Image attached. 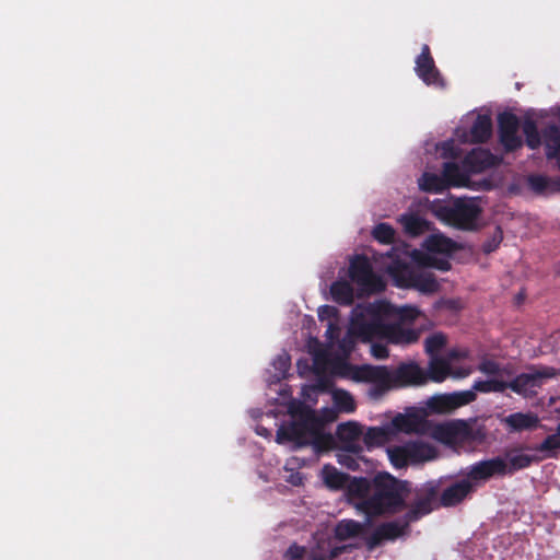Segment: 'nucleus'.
Instances as JSON below:
<instances>
[{
  "label": "nucleus",
  "mask_w": 560,
  "mask_h": 560,
  "mask_svg": "<svg viewBox=\"0 0 560 560\" xmlns=\"http://www.w3.org/2000/svg\"><path fill=\"white\" fill-rule=\"evenodd\" d=\"M408 486V481L388 472H378L373 478L353 477L346 487V495L358 513L372 520L404 511L407 508Z\"/></svg>",
  "instance_id": "nucleus-1"
},
{
  "label": "nucleus",
  "mask_w": 560,
  "mask_h": 560,
  "mask_svg": "<svg viewBox=\"0 0 560 560\" xmlns=\"http://www.w3.org/2000/svg\"><path fill=\"white\" fill-rule=\"evenodd\" d=\"M388 311V302L383 300L357 304L351 312L350 332L362 342L381 339L389 322Z\"/></svg>",
  "instance_id": "nucleus-2"
},
{
  "label": "nucleus",
  "mask_w": 560,
  "mask_h": 560,
  "mask_svg": "<svg viewBox=\"0 0 560 560\" xmlns=\"http://www.w3.org/2000/svg\"><path fill=\"white\" fill-rule=\"evenodd\" d=\"M357 378L370 380L380 390H387L393 386L423 385L428 382L425 371L416 362L401 363L393 372L386 366L364 364L358 369Z\"/></svg>",
  "instance_id": "nucleus-3"
},
{
  "label": "nucleus",
  "mask_w": 560,
  "mask_h": 560,
  "mask_svg": "<svg viewBox=\"0 0 560 560\" xmlns=\"http://www.w3.org/2000/svg\"><path fill=\"white\" fill-rule=\"evenodd\" d=\"M287 440L299 446L313 445L315 448L327 447L332 438L322 430V422L313 411L305 412L300 420L292 422L284 431Z\"/></svg>",
  "instance_id": "nucleus-4"
},
{
  "label": "nucleus",
  "mask_w": 560,
  "mask_h": 560,
  "mask_svg": "<svg viewBox=\"0 0 560 560\" xmlns=\"http://www.w3.org/2000/svg\"><path fill=\"white\" fill-rule=\"evenodd\" d=\"M388 270L395 283L400 288H412L424 294H433L440 290V283L432 272L416 268L410 264L396 260Z\"/></svg>",
  "instance_id": "nucleus-5"
},
{
  "label": "nucleus",
  "mask_w": 560,
  "mask_h": 560,
  "mask_svg": "<svg viewBox=\"0 0 560 560\" xmlns=\"http://www.w3.org/2000/svg\"><path fill=\"white\" fill-rule=\"evenodd\" d=\"M481 211L476 199L458 198L451 205L440 207L438 213L450 225L464 231H472L477 228L476 222Z\"/></svg>",
  "instance_id": "nucleus-6"
},
{
  "label": "nucleus",
  "mask_w": 560,
  "mask_h": 560,
  "mask_svg": "<svg viewBox=\"0 0 560 560\" xmlns=\"http://www.w3.org/2000/svg\"><path fill=\"white\" fill-rule=\"evenodd\" d=\"M529 372L516 375L512 381L506 382V389H511L515 394L525 398L536 395L535 388L541 387L545 380L552 378L557 375V371L552 366L530 365Z\"/></svg>",
  "instance_id": "nucleus-7"
},
{
  "label": "nucleus",
  "mask_w": 560,
  "mask_h": 560,
  "mask_svg": "<svg viewBox=\"0 0 560 560\" xmlns=\"http://www.w3.org/2000/svg\"><path fill=\"white\" fill-rule=\"evenodd\" d=\"M349 278L364 293L380 292L384 283L372 268L369 258L364 255H355L349 264Z\"/></svg>",
  "instance_id": "nucleus-8"
},
{
  "label": "nucleus",
  "mask_w": 560,
  "mask_h": 560,
  "mask_svg": "<svg viewBox=\"0 0 560 560\" xmlns=\"http://www.w3.org/2000/svg\"><path fill=\"white\" fill-rule=\"evenodd\" d=\"M439 493L440 483L438 481L431 480L425 482L418 489L416 499L405 513L404 518L411 524L430 514L436 505Z\"/></svg>",
  "instance_id": "nucleus-9"
},
{
  "label": "nucleus",
  "mask_w": 560,
  "mask_h": 560,
  "mask_svg": "<svg viewBox=\"0 0 560 560\" xmlns=\"http://www.w3.org/2000/svg\"><path fill=\"white\" fill-rule=\"evenodd\" d=\"M520 127L518 117L511 112L498 115L499 140L505 152H514L523 145L522 138L517 135Z\"/></svg>",
  "instance_id": "nucleus-10"
},
{
  "label": "nucleus",
  "mask_w": 560,
  "mask_h": 560,
  "mask_svg": "<svg viewBox=\"0 0 560 560\" xmlns=\"http://www.w3.org/2000/svg\"><path fill=\"white\" fill-rule=\"evenodd\" d=\"M508 463L504 458L497 456L470 465L467 468V479L475 483L487 481L495 476L508 475Z\"/></svg>",
  "instance_id": "nucleus-11"
},
{
  "label": "nucleus",
  "mask_w": 560,
  "mask_h": 560,
  "mask_svg": "<svg viewBox=\"0 0 560 560\" xmlns=\"http://www.w3.org/2000/svg\"><path fill=\"white\" fill-rule=\"evenodd\" d=\"M415 71L417 75L427 84L434 86H443L444 81L441 72L435 66L434 59L431 55L429 45L424 44L421 47L420 55L416 58Z\"/></svg>",
  "instance_id": "nucleus-12"
},
{
  "label": "nucleus",
  "mask_w": 560,
  "mask_h": 560,
  "mask_svg": "<svg viewBox=\"0 0 560 560\" xmlns=\"http://www.w3.org/2000/svg\"><path fill=\"white\" fill-rule=\"evenodd\" d=\"M499 164V159L488 149H472L463 160V167L470 174L482 173Z\"/></svg>",
  "instance_id": "nucleus-13"
},
{
  "label": "nucleus",
  "mask_w": 560,
  "mask_h": 560,
  "mask_svg": "<svg viewBox=\"0 0 560 560\" xmlns=\"http://www.w3.org/2000/svg\"><path fill=\"white\" fill-rule=\"evenodd\" d=\"M475 491V487L467 478L460 479L439 493V505L444 508L455 506L462 503L470 493Z\"/></svg>",
  "instance_id": "nucleus-14"
},
{
  "label": "nucleus",
  "mask_w": 560,
  "mask_h": 560,
  "mask_svg": "<svg viewBox=\"0 0 560 560\" xmlns=\"http://www.w3.org/2000/svg\"><path fill=\"white\" fill-rule=\"evenodd\" d=\"M420 332L413 328H406L399 323H388L381 339L393 345H412L418 341Z\"/></svg>",
  "instance_id": "nucleus-15"
},
{
  "label": "nucleus",
  "mask_w": 560,
  "mask_h": 560,
  "mask_svg": "<svg viewBox=\"0 0 560 560\" xmlns=\"http://www.w3.org/2000/svg\"><path fill=\"white\" fill-rule=\"evenodd\" d=\"M394 428L404 433H425L429 428V422L424 416L420 413H398L393 419Z\"/></svg>",
  "instance_id": "nucleus-16"
},
{
  "label": "nucleus",
  "mask_w": 560,
  "mask_h": 560,
  "mask_svg": "<svg viewBox=\"0 0 560 560\" xmlns=\"http://www.w3.org/2000/svg\"><path fill=\"white\" fill-rule=\"evenodd\" d=\"M362 434L361 427L353 421H348L338 424L336 430V435L338 440L345 443V450L352 452L354 454H359L362 451V447L357 444V441Z\"/></svg>",
  "instance_id": "nucleus-17"
},
{
  "label": "nucleus",
  "mask_w": 560,
  "mask_h": 560,
  "mask_svg": "<svg viewBox=\"0 0 560 560\" xmlns=\"http://www.w3.org/2000/svg\"><path fill=\"white\" fill-rule=\"evenodd\" d=\"M471 428L464 421L440 424L435 429V438L444 442L468 440Z\"/></svg>",
  "instance_id": "nucleus-18"
},
{
  "label": "nucleus",
  "mask_w": 560,
  "mask_h": 560,
  "mask_svg": "<svg viewBox=\"0 0 560 560\" xmlns=\"http://www.w3.org/2000/svg\"><path fill=\"white\" fill-rule=\"evenodd\" d=\"M510 432L530 431L538 427L539 418L534 412H514L502 419Z\"/></svg>",
  "instance_id": "nucleus-19"
},
{
  "label": "nucleus",
  "mask_w": 560,
  "mask_h": 560,
  "mask_svg": "<svg viewBox=\"0 0 560 560\" xmlns=\"http://www.w3.org/2000/svg\"><path fill=\"white\" fill-rule=\"evenodd\" d=\"M423 247L429 253L445 255H451L462 248L455 241L441 233L429 235L423 242Z\"/></svg>",
  "instance_id": "nucleus-20"
},
{
  "label": "nucleus",
  "mask_w": 560,
  "mask_h": 560,
  "mask_svg": "<svg viewBox=\"0 0 560 560\" xmlns=\"http://www.w3.org/2000/svg\"><path fill=\"white\" fill-rule=\"evenodd\" d=\"M409 464H420L435 458L436 451L429 444L421 441L404 443Z\"/></svg>",
  "instance_id": "nucleus-21"
},
{
  "label": "nucleus",
  "mask_w": 560,
  "mask_h": 560,
  "mask_svg": "<svg viewBox=\"0 0 560 560\" xmlns=\"http://www.w3.org/2000/svg\"><path fill=\"white\" fill-rule=\"evenodd\" d=\"M442 176L445 178L447 188L451 186L464 187L469 182V173L464 170L463 164L458 165L455 162L443 164Z\"/></svg>",
  "instance_id": "nucleus-22"
},
{
  "label": "nucleus",
  "mask_w": 560,
  "mask_h": 560,
  "mask_svg": "<svg viewBox=\"0 0 560 560\" xmlns=\"http://www.w3.org/2000/svg\"><path fill=\"white\" fill-rule=\"evenodd\" d=\"M346 550V546H332L330 539H320L312 549L310 560H336Z\"/></svg>",
  "instance_id": "nucleus-23"
},
{
  "label": "nucleus",
  "mask_w": 560,
  "mask_h": 560,
  "mask_svg": "<svg viewBox=\"0 0 560 560\" xmlns=\"http://www.w3.org/2000/svg\"><path fill=\"white\" fill-rule=\"evenodd\" d=\"M398 221L402 225L405 233L412 237L423 234L430 228V223L416 213H404L399 217Z\"/></svg>",
  "instance_id": "nucleus-24"
},
{
  "label": "nucleus",
  "mask_w": 560,
  "mask_h": 560,
  "mask_svg": "<svg viewBox=\"0 0 560 560\" xmlns=\"http://www.w3.org/2000/svg\"><path fill=\"white\" fill-rule=\"evenodd\" d=\"M470 141L485 143L492 135V121L488 115H478L470 127Z\"/></svg>",
  "instance_id": "nucleus-25"
},
{
  "label": "nucleus",
  "mask_w": 560,
  "mask_h": 560,
  "mask_svg": "<svg viewBox=\"0 0 560 560\" xmlns=\"http://www.w3.org/2000/svg\"><path fill=\"white\" fill-rule=\"evenodd\" d=\"M544 143L546 147V156L553 160L560 154V128L556 125H549L542 130Z\"/></svg>",
  "instance_id": "nucleus-26"
},
{
  "label": "nucleus",
  "mask_w": 560,
  "mask_h": 560,
  "mask_svg": "<svg viewBox=\"0 0 560 560\" xmlns=\"http://www.w3.org/2000/svg\"><path fill=\"white\" fill-rule=\"evenodd\" d=\"M409 525L410 523L402 517L401 521H390L382 523L381 525H378V528L382 532L384 540H395L408 533Z\"/></svg>",
  "instance_id": "nucleus-27"
},
{
  "label": "nucleus",
  "mask_w": 560,
  "mask_h": 560,
  "mask_svg": "<svg viewBox=\"0 0 560 560\" xmlns=\"http://www.w3.org/2000/svg\"><path fill=\"white\" fill-rule=\"evenodd\" d=\"M363 530V525L354 520H342L337 523L334 529L335 538L343 541L359 536Z\"/></svg>",
  "instance_id": "nucleus-28"
},
{
  "label": "nucleus",
  "mask_w": 560,
  "mask_h": 560,
  "mask_svg": "<svg viewBox=\"0 0 560 560\" xmlns=\"http://www.w3.org/2000/svg\"><path fill=\"white\" fill-rule=\"evenodd\" d=\"M332 300L340 305H351L353 303V288L348 281H335L330 287Z\"/></svg>",
  "instance_id": "nucleus-29"
},
{
  "label": "nucleus",
  "mask_w": 560,
  "mask_h": 560,
  "mask_svg": "<svg viewBox=\"0 0 560 560\" xmlns=\"http://www.w3.org/2000/svg\"><path fill=\"white\" fill-rule=\"evenodd\" d=\"M388 319L397 320L400 325L404 323H412L420 314L419 310L415 306L405 305V306H395L388 302Z\"/></svg>",
  "instance_id": "nucleus-30"
},
{
  "label": "nucleus",
  "mask_w": 560,
  "mask_h": 560,
  "mask_svg": "<svg viewBox=\"0 0 560 560\" xmlns=\"http://www.w3.org/2000/svg\"><path fill=\"white\" fill-rule=\"evenodd\" d=\"M326 357L325 354H316L314 358V372L316 374L315 388L322 392L330 390L334 382L325 374Z\"/></svg>",
  "instance_id": "nucleus-31"
},
{
  "label": "nucleus",
  "mask_w": 560,
  "mask_h": 560,
  "mask_svg": "<svg viewBox=\"0 0 560 560\" xmlns=\"http://www.w3.org/2000/svg\"><path fill=\"white\" fill-rule=\"evenodd\" d=\"M450 371V363L445 359L433 357L430 361L429 370L425 373L428 376V381L430 380L440 383L447 377Z\"/></svg>",
  "instance_id": "nucleus-32"
},
{
  "label": "nucleus",
  "mask_w": 560,
  "mask_h": 560,
  "mask_svg": "<svg viewBox=\"0 0 560 560\" xmlns=\"http://www.w3.org/2000/svg\"><path fill=\"white\" fill-rule=\"evenodd\" d=\"M419 187L425 192H442L447 189L442 174L425 172L419 178Z\"/></svg>",
  "instance_id": "nucleus-33"
},
{
  "label": "nucleus",
  "mask_w": 560,
  "mask_h": 560,
  "mask_svg": "<svg viewBox=\"0 0 560 560\" xmlns=\"http://www.w3.org/2000/svg\"><path fill=\"white\" fill-rule=\"evenodd\" d=\"M361 366H354L347 362L343 359H336L331 363V372L334 375L340 376V377H347L351 375L352 380L355 382H370V380H359L357 378L358 369H361Z\"/></svg>",
  "instance_id": "nucleus-34"
},
{
  "label": "nucleus",
  "mask_w": 560,
  "mask_h": 560,
  "mask_svg": "<svg viewBox=\"0 0 560 560\" xmlns=\"http://www.w3.org/2000/svg\"><path fill=\"white\" fill-rule=\"evenodd\" d=\"M523 133L525 135L526 145L529 149L536 150L540 147L541 137L538 131L537 125L533 119H530V118L525 119V121L523 124Z\"/></svg>",
  "instance_id": "nucleus-35"
},
{
  "label": "nucleus",
  "mask_w": 560,
  "mask_h": 560,
  "mask_svg": "<svg viewBox=\"0 0 560 560\" xmlns=\"http://www.w3.org/2000/svg\"><path fill=\"white\" fill-rule=\"evenodd\" d=\"M324 481L331 489H340L348 480V476L338 471L334 466L326 465L323 469Z\"/></svg>",
  "instance_id": "nucleus-36"
},
{
  "label": "nucleus",
  "mask_w": 560,
  "mask_h": 560,
  "mask_svg": "<svg viewBox=\"0 0 560 560\" xmlns=\"http://www.w3.org/2000/svg\"><path fill=\"white\" fill-rule=\"evenodd\" d=\"M475 393H503L506 389L505 381L498 378L478 380L472 384Z\"/></svg>",
  "instance_id": "nucleus-37"
},
{
  "label": "nucleus",
  "mask_w": 560,
  "mask_h": 560,
  "mask_svg": "<svg viewBox=\"0 0 560 560\" xmlns=\"http://www.w3.org/2000/svg\"><path fill=\"white\" fill-rule=\"evenodd\" d=\"M478 371L489 375V376H498V375H511L510 366H501L500 363H498L494 360L491 359H482L480 363L478 364Z\"/></svg>",
  "instance_id": "nucleus-38"
},
{
  "label": "nucleus",
  "mask_w": 560,
  "mask_h": 560,
  "mask_svg": "<svg viewBox=\"0 0 560 560\" xmlns=\"http://www.w3.org/2000/svg\"><path fill=\"white\" fill-rule=\"evenodd\" d=\"M429 408L436 413H447L455 410L451 394L434 396L428 404Z\"/></svg>",
  "instance_id": "nucleus-39"
},
{
  "label": "nucleus",
  "mask_w": 560,
  "mask_h": 560,
  "mask_svg": "<svg viewBox=\"0 0 560 560\" xmlns=\"http://www.w3.org/2000/svg\"><path fill=\"white\" fill-rule=\"evenodd\" d=\"M372 235L381 244L389 245L395 242L396 231L388 223H378L374 226Z\"/></svg>",
  "instance_id": "nucleus-40"
},
{
  "label": "nucleus",
  "mask_w": 560,
  "mask_h": 560,
  "mask_svg": "<svg viewBox=\"0 0 560 560\" xmlns=\"http://www.w3.org/2000/svg\"><path fill=\"white\" fill-rule=\"evenodd\" d=\"M387 441V431L381 427H371L363 435L364 444L370 448L380 446Z\"/></svg>",
  "instance_id": "nucleus-41"
},
{
  "label": "nucleus",
  "mask_w": 560,
  "mask_h": 560,
  "mask_svg": "<svg viewBox=\"0 0 560 560\" xmlns=\"http://www.w3.org/2000/svg\"><path fill=\"white\" fill-rule=\"evenodd\" d=\"M334 402L343 412H352L355 409L354 399L347 390H336L334 393Z\"/></svg>",
  "instance_id": "nucleus-42"
},
{
  "label": "nucleus",
  "mask_w": 560,
  "mask_h": 560,
  "mask_svg": "<svg viewBox=\"0 0 560 560\" xmlns=\"http://www.w3.org/2000/svg\"><path fill=\"white\" fill-rule=\"evenodd\" d=\"M536 450L541 453H548V457L552 456V452L560 450V425L557 429V432L548 435L537 447Z\"/></svg>",
  "instance_id": "nucleus-43"
},
{
  "label": "nucleus",
  "mask_w": 560,
  "mask_h": 560,
  "mask_svg": "<svg viewBox=\"0 0 560 560\" xmlns=\"http://www.w3.org/2000/svg\"><path fill=\"white\" fill-rule=\"evenodd\" d=\"M388 457L390 463L396 468H404L409 465L408 456L405 450V445L393 446L388 450Z\"/></svg>",
  "instance_id": "nucleus-44"
},
{
  "label": "nucleus",
  "mask_w": 560,
  "mask_h": 560,
  "mask_svg": "<svg viewBox=\"0 0 560 560\" xmlns=\"http://www.w3.org/2000/svg\"><path fill=\"white\" fill-rule=\"evenodd\" d=\"M533 457L527 454H515L511 455L508 463V474H513L517 470L527 468L530 466Z\"/></svg>",
  "instance_id": "nucleus-45"
},
{
  "label": "nucleus",
  "mask_w": 560,
  "mask_h": 560,
  "mask_svg": "<svg viewBox=\"0 0 560 560\" xmlns=\"http://www.w3.org/2000/svg\"><path fill=\"white\" fill-rule=\"evenodd\" d=\"M446 345V337L443 334H433L425 339V351L432 358Z\"/></svg>",
  "instance_id": "nucleus-46"
},
{
  "label": "nucleus",
  "mask_w": 560,
  "mask_h": 560,
  "mask_svg": "<svg viewBox=\"0 0 560 560\" xmlns=\"http://www.w3.org/2000/svg\"><path fill=\"white\" fill-rule=\"evenodd\" d=\"M451 395H452V399H453L455 409H457L462 406H466V405L475 401L477 398V394L475 393V390L472 388L468 389V390H463V392H454Z\"/></svg>",
  "instance_id": "nucleus-47"
},
{
  "label": "nucleus",
  "mask_w": 560,
  "mask_h": 560,
  "mask_svg": "<svg viewBox=\"0 0 560 560\" xmlns=\"http://www.w3.org/2000/svg\"><path fill=\"white\" fill-rule=\"evenodd\" d=\"M528 185L533 191L542 194L549 187V178L544 175H530Z\"/></svg>",
  "instance_id": "nucleus-48"
},
{
  "label": "nucleus",
  "mask_w": 560,
  "mask_h": 560,
  "mask_svg": "<svg viewBox=\"0 0 560 560\" xmlns=\"http://www.w3.org/2000/svg\"><path fill=\"white\" fill-rule=\"evenodd\" d=\"M503 240V233L500 226H498L493 235L482 244V252L485 254H491L494 252Z\"/></svg>",
  "instance_id": "nucleus-49"
},
{
  "label": "nucleus",
  "mask_w": 560,
  "mask_h": 560,
  "mask_svg": "<svg viewBox=\"0 0 560 560\" xmlns=\"http://www.w3.org/2000/svg\"><path fill=\"white\" fill-rule=\"evenodd\" d=\"M432 253H422L420 250L415 249L412 253V259L413 261L419 266L423 268H432V265L434 264V256L431 255Z\"/></svg>",
  "instance_id": "nucleus-50"
},
{
  "label": "nucleus",
  "mask_w": 560,
  "mask_h": 560,
  "mask_svg": "<svg viewBox=\"0 0 560 560\" xmlns=\"http://www.w3.org/2000/svg\"><path fill=\"white\" fill-rule=\"evenodd\" d=\"M305 547L292 544L284 553L287 560H302L305 556Z\"/></svg>",
  "instance_id": "nucleus-51"
},
{
  "label": "nucleus",
  "mask_w": 560,
  "mask_h": 560,
  "mask_svg": "<svg viewBox=\"0 0 560 560\" xmlns=\"http://www.w3.org/2000/svg\"><path fill=\"white\" fill-rule=\"evenodd\" d=\"M384 537L382 536V532L378 526L374 529V532L366 539V546L369 550L375 549L377 546L382 544Z\"/></svg>",
  "instance_id": "nucleus-52"
},
{
  "label": "nucleus",
  "mask_w": 560,
  "mask_h": 560,
  "mask_svg": "<svg viewBox=\"0 0 560 560\" xmlns=\"http://www.w3.org/2000/svg\"><path fill=\"white\" fill-rule=\"evenodd\" d=\"M371 353L378 360H384L389 355L387 347L382 343H373L371 347Z\"/></svg>",
  "instance_id": "nucleus-53"
},
{
  "label": "nucleus",
  "mask_w": 560,
  "mask_h": 560,
  "mask_svg": "<svg viewBox=\"0 0 560 560\" xmlns=\"http://www.w3.org/2000/svg\"><path fill=\"white\" fill-rule=\"evenodd\" d=\"M338 310L335 306L324 305L318 308V317L320 320L336 317Z\"/></svg>",
  "instance_id": "nucleus-54"
},
{
  "label": "nucleus",
  "mask_w": 560,
  "mask_h": 560,
  "mask_svg": "<svg viewBox=\"0 0 560 560\" xmlns=\"http://www.w3.org/2000/svg\"><path fill=\"white\" fill-rule=\"evenodd\" d=\"M432 268L441 271H447L451 269V262L447 259L434 257V264L432 265Z\"/></svg>",
  "instance_id": "nucleus-55"
},
{
  "label": "nucleus",
  "mask_w": 560,
  "mask_h": 560,
  "mask_svg": "<svg viewBox=\"0 0 560 560\" xmlns=\"http://www.w3.org/2000/svg\"><path fill=\"white\" fill-rule=\"evenodd\" d=\"M339 463H341L342 465L347 466L348 468L350 469H357L358 468V463L355 462V459L349 457V456H346V455H340L339 456Z\"/></svg>",
  "instance_id": "nucleus-56"
},
{
  "label": "nucleus",
  "mask_w": 560,
  "mask_h": 560,
  "mask_svg": "<svg viewBox=\"0 0 560 560\" xmlns=\"http://www.w3.org/2000/svg\"><path fill=\"white\" fill-rule=\"evenodd\" d=\"M336 331H338V327H337L335 324L329 323V325H328V329H327V331H326V334H327L328 338L332 340V339H334V334H335Z\"/></svg>",
  "instance_id": "nucleus-57"
},
{
  "label": "nucleus",
  "mask_w": 560,
  "mask_h": 560,
  "mask_svg": "<svg viewBox=\"0 0 560 560\" xmlns=\"http://www.w3.org/2000/svg\"><path fill=\"white\" fill-rule=\"evenodd\" d=\"M555 160H557L558 165H559V168H560V153H559V156H558V158H555Z\"/></svg>",
  "instance_id": "nucleus-58"
}]
</instances>
